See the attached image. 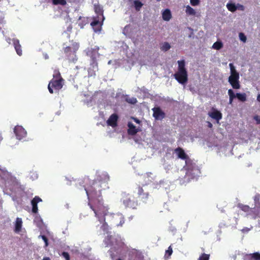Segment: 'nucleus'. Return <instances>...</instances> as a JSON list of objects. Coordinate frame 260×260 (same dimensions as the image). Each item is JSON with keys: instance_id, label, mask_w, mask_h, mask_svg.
Wrapping results in <instances>:
<instances>
[{"instance_id": "nucleus-24", "label": "nucleus", "mask_w": 260, "mask_h": 260, "mask_svg": "<svg viewBox=\"0 0 260 260\" xmlns=\"http://www.w3.org/2000/svg\"><path fill=\"white\" fill-rule=\"evenodd\" d=\"M226 7L228 10L232 12H235L238 8V7L234 3H228L226 5Z\"/></svg>"}, {"instance_id": "nucleus-39", "label": "nucleus", "mask_w": 260, "mask_h": 260, "mask_svg": "<svg viewBox=\"0 0 260 260\" xmlns=\"http://www.w3.org/2000/svg\"><path fill=\"white\" fill-rule=\"evenodd\" d=\"M41 238H42V239H43V240L44 241V242L45 243V247L48 246V238H47V237L46 236H45V235H42L41 236Z\"/></svg>"}, {"instance_id": "nucleus-47", "label": "nucleus", "mask_w": 260, "mask_h": 260, "mask_svg": "<svg viewBox=\"0 0 260 260\" xmlns=\"http://www.w3.org/2000/svg\"><path fill=\"white\" fill-rule=\"evenodd\" d=\"M236 6L238 7L237 9H239V10H240L242 11H243L244 10V7L242 5L238 4V5Z\"/></svg>"}, {"instance_id": "nucleus-28", "label": "nucleus", "mask_w": 260, "mask_h": 260, "mask_svg": "<svg viewBox=\"0 0 260 260\" xmlns=\"http://www.w3.org/2000/svg\"><path fill=\"white\" fill-rule=\"evenodd\" d=\"M229 66L230 67V71H231V75L230 76L239 75V73L236 70L234 66L233 63H230L229 64Z\"/></svg>"}, {"instance_id": "nucleus-9", "label": "nucleus", "mask_w": 260, "mask_h": 260, "mask_svg": "<svg viewBox=\"0 0 260 260\" xmlns=\"http://www.w3.org/2000/svg\"><path fill=\"white\" fill-rule=\"evenodd\" d=\"M239 78V75L230 76L229 77V82L235 89H239L240 88L241 86Z\"/></svg>"}, {"instance_id": "nucleus-2", "label": "nucleus", "mask_w": 260, "mask_h": 260, "mask_svg": "<svg viewBox=\"0 0 260 260\" xmlns=\"http://www.w3.org/2000/svg\"><path fill=\"white\" fill-rule=\"evenodd\" d=\"M88 205L94 211L95 216L99 219L100 222L105 221V216L108 213V208L103 204L102 198L90 201Z\"/></svg>"}, {"instance_id": "nucleus-41", "label": "nucleus", "mask_w": 260, "mask_h": 260, "mask_svg": "<svg viewBox=\"0 0 260 260\" xmlns=\"http://www.w3.org/2000/svg\"><path fill=\"white\" fill-rule=\"evenodd\" d=\"M62 255L66 258V260H70V255L67 252H63Z\"/></svg>"}, {"instance_id": "nucleus-27", "label": "nucleus", "mask_w": 260, "mask_h": 260, "mask_svg": "<svg viewBox=\"0 0 260 260\" xmlns=\"http://www.w3.org/2000/svg\"><path fill=\"white\" fill-rule=\"evenodd\" d=\"M52 79H61V80H63V78L61 76L59 71L58 70H54Z\"/></svg>"}, {"instance_id": "nucleus-17", "label": "nucleus", "mask_w": 260, "mask_h": 260, "mask_svg": "<svg viewBox=\"0 0 260 260\" xmlns=\"http://www.w3.org/2000/svg\"><path fill=\"white\" fill-rule=\"evenodd\" d=\"M128 129L127 133L129 135L134 136L138 132V129L136 128V126L131 122L128 123Z\"/></svg>"}, {"instance_id": "nucleus-1", "label": "nucleus", "mask_w": 260, "mask_h": 260, "mask_svg": "<svg viewBox=\"0 0 260 260\" xmlns=\"http://www.w3.org/2000/svg\"><path fill=\"white\" fill-rule=\"evenodd\" d=\"M109 176L106 173H102L96 176L90 185L85 188L89 201L102 198V191L108 188Z\"/></svg>"}, {"instance_id": "nucleus-18", "label": "nucleus", "mask_w": 260, "mask_h": 260, "mask_svg": "<svg viewBox=\"0 0 260 260\" xmlns=\"http://www.w3.org/2000/svg\"><path fill=\"white\" fill-rule=\"evenodd\" d=\"M22 220L21 218L17 217L16 219L15 223V229L14 232L16 233H19L22 228Z\"/></svg>"}, {"instance_id": "nucleus-8", "label": "nucleus", "mask_w": 260, "mask_h": 260, "mask_svg": "<svg viewBox=\"0 0 260 260\" xmlns=\"http://www.w3.org/2000/svg\"><path fill=\"white\" fill-rule=\"evenodd\" d=\"M14 132L17 139L20 140L26 136L27 133L25 129L20 125H17L14 128Z\"/></svg>"}, {"instance_id": "nucleus-52", "label": "nucleus", "mask_w": 260, "mask_h": 260, "mask_svg": "<svg viewBox=\"0 0 260 260\" xmlns=\"http://www.w3.org/2000/svg\"><path fill=\"white\" fill-rule=\"evenodd\" d=\"M3 139V137L2 135L0 134V142L2 141Z\"/></svg>"}, {"instance_id": "nucleus-30", "label": "nucleus", "mask_w": 260, "mask_h": 260, "mask_svg": "<svg viewBox=\"0 0 260 260\" xmlns=\"http://www.w3.org/2000/svg\"><path fill=\"white\" fill-rule=\"evenodd\" d=\"M171 48V46L168 42H165L162 44L160 47V49L163 51H167Z\"/></svg>"}, {"instance_id": "nucleus-12", "label": "nucleus", "mask_w": 260, "mask_h": 260, "mask_svg": "<svg viewBox=\"0 0 260 260\" xmlns=\"http://www.w3.org/2000/svg\"><path fill=\"white\" fill-rule=\"evenodd\" d=\"M175 152L177 154L178 158H181L183 160H185L186 162H187V159H189V157L185 153L184 150L178 147L175 149Z\"/></svg>"}, {"instance_id": "nucleus-54", "label": "nucleus", "mask_w": 260, "mask_h": 260, "mask_svg": "<svg viewBox=\"0 0 260 260\" xmlns=\"http://www.w3.org/2000/svg\"><path fill=\"white\" fill-rule=\"evenodd\" d=\"M157 2H160L161 0H156Z\"/></svg>"}, {"instance_id": "nucleus-6", "label": "nucleus", "mask_w": 260, "mask_h": 260, "mask_svg": "<svg viewBox=\"0 0 260 260\" xmlns=\"http://www.w3.org/2000/svg\"><path fill=\"white\" fill-rule=\"evenodd\" d=\"M63 81L61 79H51L48 85V89L49 92L51 94L53 93L54 90L58 91L60 90L63 85Z\"/></svg>"}, {"instance_id": "nucleus-21", "label": "nucleus", "mask_w": 260, "mask_h": 260, "mask_svg": "<svg viewBox=\"0 0 260 260\" xmlns=\"http://www.w3.org/2000/svg\"><path fill=\"white\" fill-rule=\"evenodd\" d=\"M236 98L241 101V102H245L246 101V94L245 93H237L235 94Z\"/></svg>"}, {"instance_id": "nucleus-22", "label": "nucleus", "mask_w": 260, "mask_h": 260, "mask_svg": "<svg viewBox=\"0 0 260 260\" xmlns=\"http://www.w3.org/2000/svg\"><path fill=\"white\" fill-rule=\"evenodd\" d=\"M185 12L188 15L193 16L196 14L195 10L189 5L186 6Z\"/></svg>"}, {"instance_id": "nucleus-19", "label": "nucleus", "mask_w": 260, "mask_h": 260, "mask_svg": "<svg viewBox=\"0 0 260 260\" xmlns=\"http://www.w3.org/2000/svg\"><path fill=\"white\" fill-rule=\"evenodd\" d=\"M152 174L150 172L147 173L145 174L143 178L144 180V182L145 185H147L152 182L154 179V178L152 176Z\"/></svg>"}, {"instance_id": "nucleus-34", "label": "nucleus", "mask_w": 260, "mask_h": 260, "mask_svg": "<svg viewBox=\"0 0 260 260\" xmlns=\"http://www.w3.org/2000/svg\"><path fill=\"white\" fill-rule=\"evenodd\" d=\"M253 260H260V253L258 252H255L252 253Z\"/></svg>"}, {"instance_id": "nucleus-37", "label": "nucleus", "mask_w": 260, "mask_h": 260, "mask_svg": "<svg viewBox=\"0 0 260 260\" xmlns=\"http://www.w3.org/2000/svg\"><path fill=\"white\" fill-rule=\"evenodd\" d=\"M200 0H190V3L192 6H196L199 5Z\"/></svg>"}, {"instance_id": "nucleus-14", "label": "nucleus", "mask_w": 260, "mask_h": 260, "mask_svg": "<svg viewBox=\"0 0 260 260\" xmlns=\"http://www.w3.org/2000/svg\"><path fill=\"white\" fill-rule=\"evenodd\" d=\"M118 116L116 114H112L108 119L107 123L108 125L112 127H115L117 125Z\"/></svg>"}, {"instance_id": "nucleus-25", "label": "nucleus", "mask_w": 260, "mask_h": 260, "mask_svg": "<svg viewBox=\"0 0 260 260\" xmlns=\"http://www.w3.org/2000/svg\"><path fill=\"white\" fill-rule=\"evenodd\" d=\"M125 101L128 103L135 104L137 102V100L135 98H131L128 95H126Z\"/></svg>"}, {"instance_id": "nucleus-55", "label": "nucleus", "mask_w": 260, "mask_h": 260, "mask_svg": "<svg viewBox=\"0 0 260 260\" xmlns=\"http://www.w3.org/2000/svg\"><path fill=\"white\" fill-rule=\"evenodd\" d=\"M117 260H122V259H121L120 258H118Z\"/></svg>"}, {"instance_id": "nucleus-38", "label": "nucleus", "mask_w": 260, "mask_h": 260, "mask_svg": "<svg viewBox=\"0 0 260 260\" xmlns=\"http://www.w3.org/2000/svg\"><path fill=\"white\" fill-rule=\"evenodd\" d=\"M172 252H173V250L172 249V248L170 246L169 248H168V249L166 251V254H165V256H171V255L172 254Z\"/></svg>"}, {"instance_id": "nucleus-32", "label": "nucleus", "mask_w": 260, "mask_h": 260, "mask_svg": "<svg viewBox=\"0 0 260 260\" xmlns=\"http://www.w3.org/2000/svg\"><path fill=\"white\" fill-rule=\"evenodd\" d=\"M52 3L54 5H60L64 6L67 4L66 0H52Z\"/></svg>"}, {"instance_id": "nucleus-10", "label": "nucleus", "mask_w": 260, "mask_h": 260, "mask_svg": "<svg viewBox=\"0 0 260 260\" xmlns=\"http://www.w3.org/2000/svg\"><path fill=\"white\" fill-rule=\"evenodd\" d=\"M153 116L156 120H161L165 117V113L159 107H154L152 109Z\"/></svg>"}, {"instance_id": "nucleus-49", "label": "nucleus", "mask_w": 260, "mask_h": 260, "mask_svg": "<svg viewBox=\"0 0 260 260\" xmlns=\"http://www.w3.org/2000/svg\"><path fill=\"white\" fill-rule=\"evenodd\" d=\"M212 126H213L211 122H208V126L210 128H211L212 127Z\"/></svg>"}, {"instance_id": "nucleus-44", "label": "nucleus", "mask_w": 260, "mask_h": 260, "mask_svg": "<svg viewBox=\"0 0 260 260\" xmlns=\"http://www.w3.org/2000/svg\"><path fill=\"white\" fill-rule=\"evenodd\" d=\"M99 24V21L98 20H94L91 23V25L92 27H94Z\"/></svg>"}, {"instance_id": "nucleus-42", "label": "nucleus", "mask_w": 260, "mask_h": 260, "mask_svg": "<svg viewBox=\"0 0 260 260\" xmlns=\"http://www.w3.org/2000/svg\"><path fill=\"white\" fill-rule=\"evenodd\" d=\"M103 223V222H102ZM108 224L105 221H103V224L102 226V229L104 230V231H106L107 230H108Z\"/></svg>"}, {"instance_id": "nucleus-48", "label": "nucleus", "mask_w": 260, "mask_h": 260, "mask_svg": "<svg viewBox=\"0 0 260 260\" xmlns=\"http://www.w3.org/2000/svg\"><path fill=\"white\" fill-rule=\"evenodd\" d=\"M119 217V216L117 215H115L114 216H113V217L114 220H116L117 219V218Z\"/></svg>"}, {"instance_id": "nucleus-15", "label": "nucleus", "mask_w": 260, "mask_h": 260, "mask_svg": "<svg viewBox=\"0 0 260 260\" xmlns=\"http://www.w3.org/2000/svg\"><path fill=\"white\" fill-rule=\"evenodd\" d=\"M13 43L15 48V49L17 52V54L21 56L22 54V51L21 49V46L19 43V41L18 39H13Z\"/></svg>"}, {"instance_id": "nucleus-36", "label": "nucleus", "mask_w": 260, "mask_h": 260, "mask_svg": "<svg viewBox=\"0 0 260 260\" xmlns=\"http://www.w3.org/2000/svg\"><path fill=\"white\" fill-rule=\"evenodd\" d=\"M244 260H253L252 253L246 254L243 256Z\"/></svg>"}, {"instance_id": "nucleus-40", "label": "nucleus", "mask_w": 260, "mask_h": 260, "mask_svg": "<svg viewBox=\"0 0 260 260\" xmlns=\"http://www.w3.org/2000/svg\"><path fill=\"white\" fill-rule=\"evenodd\" d=\"M119 218H120V222H119V223H115L116 225L117 226H122L123 225V224L124 223V220L123 217H119Z\"/></svg>"}, {"instance_id": "nucleus-29", "label": "nucleus", "mask_w": 260, "mask_h": 260, "mask_svg": "<svg viewBox=\"0 0 260 260\" xmlns=\"http://www.w3.org/2000/svg\"><path fill=\"white\" fill-rule=\"evenodd\" d=\"M135 9L137 11H139L143 6V4L139 1L135 0L134 2Z\"/></svg>"}, {"instance_id": "nucleus-35", "label": "nucleus", "mask_w": 260, "mask_h": 260, "mask_svg": "<svg viewBox=\"0 0 260 260\" xmlns=\"http://www.w3.org/2000/svg\"><path fill=\"white\" fill-rule=\"evenodd\" d=\"M239 38L241 41H242L243 42H244V43L246 42V41L247 40V38H246V36L243 33H242V32L239 33Z\"/></svg>"}, {"instance_id": "nucleus-31", "label": "nucleus", "mask_w": 260, "mask_h": 260, "mask_svg": "<svg viewBox=\"0 0 260 260\" xmlns=\"http://www.w3.org/2000/svg\"><path fill=\"white\" fill-rule=\"evenodd\" d=\"M238 207L239 208L245 212H248L250 211L251 208L248 206L243 204H239Z\"/></svg>"}, {"instance_id": "nucleus-43", "label": "nucleus", "mask_w": 260, "mask_h": 260, "mask_svg": "<svg viewBox=\"0 0 260 260\" xmlns=\"http://www.w3.org/2000/svg\"><path fill=\"white\" fill-rule=\"evenodd\" d=\"M260 199V194L258 193H257L255 195L254 197V201L255 203L259 202Z\"/></svg>"}, {"instance_id": "nucleus-20", "label": "nucleus", "mask_w": 260, "mask_h": 260, "mask_svg": "<svg viewBox=\"0 0 260 260\" xmlns=\"http://www.w3.org/2000/svg\"><path fill=\"white\" fill-rule=\"evenodd\" d=\"M162 19L165 21H169L172 17L171 11L169 9H166L162 13Z\"/></svg>"}, {"instance_id": "nucleus-5", "label": "nucleus", "mask_w": 260, "mask_h": 260, "mask_svg": "<svg viewBox=\"0 0 260 260\" xmlns=\"http://www.w3.org/2000/svg\"><path fill=\"white\" fill-rule=\"evenodd\" d=\"M121 201L123 204L127 208L134 209H136L138 205V201L135 200L134 197L129 194L123 193Z\"/></svg>"}, {"instance_id": "nucleus-26", "label": "nucleus", "mask_w": 260, "mask_h": 260, "mask_svg": "<svg viewBox=\"0 0 260 260\" xmlns=\"http://www.w3.org/2000/svg\"><path fill=\"white\" fill-rule=\"evenodd\" d=\"M222 47L223 44L221 41H216L213 44L212 46V48L216 50H220Z\"/></svg>"}, {"instance_id": "nucleus-50", "label": "nucleus", "mask_w": 260, "mask_h": 260, "mask_svg": "<svg viewBox=\"0 0 260 260\" xmlns=\"http://www.w3.org/2000/svg\"><path fill=\"white\" fill-rule=\"evenodd\" d=\"M257 100L260 102V94H258L257 97Z\"/></svg>"}, {"instance_id": "nucleus-7", "label": "nucleus", "mask_w": 260, "mask_h": 260, "mask_svg": "<svg viewBox=\"0 0 260 260\" xmlns=\"http://www.w3.org/2000/svg\"><path fill=\"white\" fill-rule=\"evenodd\" d=\"M138 198L143 203H146L150 197L149 192L145 191L142 186L139 185L137 187Z\"/></svg>"}, {"instance_id": "nucleus-16", "label": "nucleus", "mask_w": 260, "mask_h": 260, "mask_svg": "<svg viewBox=\"0 0 260 260\" xmlns=\"http://www.w3.org/2000/svg\"><path fill=\"white\" fill-rule=\"evenodd\" d=\"M209 116L214 119L219 121L222 118L221 113L218 110L214 109L213 111L208 113Z\"/></svg>"}, {"instance_id": "nucleus-53", "label": "nucleus", "mask_w": 260, "mask_h": 260, "mask_svg": "<svg viewBox=\"0 0 260 260\" xmlns=\"http://www.w3.org/2000/svg\"><path fill=\"white\" fill-rule=\"evenodd\" d=\"M136 121L137 123H139L140 122V121L139 120H136Z\"/></svg>"}, {"instance_id": "nucleus-3", "label": "nucleus", "mask_w": 260, "mask_h": 260, "mask_svg": "<svg viewBox=\"0 0 260 260\" xmlns=\"http://www.w3.org/2000/svg\"><path fill=\"white\" fill-rule=\"evenodd\" d=\"M79 48V44L72 41L71 45L63 47V51L66 59L69 62H75L77 60V51Z\"/></svg>"}, {"instance_id": "nucleus-46", "label": "nucleus", "mask_w": 260, "mask_h": 260, "mask_svg": "<svg viewBox=\"0 0 260 260\" xmlns=\"http://www.w3.org/2000/svg\"><path fill=\"white\" fill-rule=\"evenodd\" d=\"M254 120L256 121L257 124H260V117L256 115L254 117Z\"/></svg>"}, {"instance_id": "nucleus-51", "label": "nucleus", "mask_w": 260, "mask_h": 260, "mask_svg": "<svg viewBox=\"0 0 260 260\" xmlns=\"http://www.w3.org/2000/svg\"><path fill=\"white\" fill-rule=\"evenodd\" d=\"M43 260H50V258L48 257H44V258L43 259Z\"/></svg>"}, {"instance_id": "nucleus-33", "label": "nucleus", "mask_w": 260, "mask_h": 260, "mask_svg": "<svg viewBox=\"0 0 260 260\" xmlns=\"http://www.w3.org/2000/svg\"><path fill=\"white\" fill-rule=\"evenodd\" d=\"M210 255L206 253H203L199 257V260H209V259Z\"/></svg>"}, {"instance_id": "nucleus-13", "label": "nucleus", "mask_w": 260, "mask_h": 260, "mask_svg": "<svg viewBox=\"0 0 260 260\" xmlns=\"http://www.w3.org/2000/svg\"><path fill=\"white\" fill-rule=\"evenodd\" d=\"M42 199L38 196H35L31 201L32 205V212L34 213H37L38 211V203L42 202Z\"/></svg>"}, {"instance_id": "nucleus-4", "label": "nucleus", "mask_w": 260, "mask_h": 260, "mask_svg": "<svg viewBox=\"0 0 260 260\" xmlns=\"http://www.w3.org/2000/svg\"><path fill=\"white\" fill-rule=\"evenodd\" d=\"M177 63L178 64V71L174 74V77L180 84H185L188 81V74L185 68V60H178Z\"/></svg>"}, {"instance_id": "nucleus-11", "label": "nucleus", "mask_w": 260, "mask_h": 260, "mask_svg": "<svg viewBox=\"0 0 260 260\" xmlns=\"http://www.w3.org/2000/svg\"><path fill=\"white\" fill-rule=\"evenodd\" d=\"M99 47L98 46H94L93 48H88L87 49V55L90 56L92 59L96 58V56H99Z\"/></svg>"}, {"instance_id": "nucleus-45", "label": "nucleus", "mask_w": 260, "mask_h": 260, "mask_svg": "<svg viewBox=\"0 0 260 260\" xmlns=\"http://www.w3.org/2000/svg\"><path fill=\"white\" fill-rule=\"evenodd\" d=\"M250 230V229L247 228V227H245L241 230V231L243 233H248Z\"/></svg>"}, {"instance_id": "nucleus-23", "label": "nucleus", "mask_w": 260, "mask_h": 260, "mask_svg": "<svg viewBox=\"0 0 260 260\" xmlns=\"http://www.w3.org/2000/svg\"><path fill=\"white\" fill-rule=\"evenodd\" d=\"M228 94L229 95V104H232L234 99L236 98V95L233 90L231 89H229Z\"/></svg>"}]
</instances>
